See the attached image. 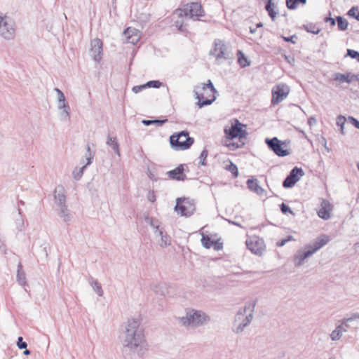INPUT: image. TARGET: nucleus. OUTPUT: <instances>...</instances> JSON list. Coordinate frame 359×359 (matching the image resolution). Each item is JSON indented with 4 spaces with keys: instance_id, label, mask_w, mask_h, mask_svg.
Returning <instances> with one entry per match:
<instances>
[{
    "instance_id": "54",
    "label": "nucleus",
    "mask_w": 359,
    "mask_h": 359,
    "mask_svg": "<svg viewBox=\"0 0 359 359\" xmlns=\"http://www.w3.org/2000/svg\"><path fill=\"white\" fill-rule=\"evenodd\" d=\"M325 22H328V21L330 22V24L332 26L335 25V23H336L335 18L330 17V18H325Z\"/></svg>"
},
{
    "instance_id": "47",
    "label": "nucleus",
    "mask_w": 359,
    "mask_h": 359,
    "mask_svg": "<svg viewBox=\"0 0 359 359\" xmlns=\"http://www.w3.org/2000/svg\"><path fill=\"white\" fill-rule=\"evenodd\" d=\"M17 345H18V347L20 349H24V348H27V343L22 341V337H18V342H17Z\"/></svg>"
},
{
    "instance_id": "43",
    "label": "nucleus",
    "mask_w": 359,
    "mask_h": 359,
    "mask_svg": "<svg viewBox=\"0 0 359 359\" xmlns=\"http://www.w3.org/2000/svg\"><path fill=\"white\" fill-rule=\"evenodd\" d=\"M348 15L359 20V11L357 7H352L348 12Z\"/></svg>"
},
{
    "instance_id": "2",
    "label": "nucleus",
    "mask_w": 359,
    "mask_h": 359,
    "mask_svg": "<svg viewBox=\"0 0 359 359\" xmlns=\"http://www.w3.org/2000/svg\"><path fill=\"white\" fill-rule=\"evenodd\" d=\"M330 241V237L323 234L304 245L303 250H298L294 255L293 262L295 266H301L306 259L312 256Z\"/></svg>"
},
{
    "instance_id": "24",
    "label": "nucleus",
    "mask_w": 359,
    "mask_h": 359,
    "mask_svg": "<svg viewBox=\"0 0 359 359\" xmlns=\"http://www.w3.org/2000/svg\"><path fill=\"white\" fill-rule=\"evenodd\" d=\"M57 107L59 109H62V112L61 113V119L62 120H69L70 118L69 112V106L66 103V99L63 100V102L62 101H57Z\"/></svg>"
},
{
    "instance_id": "8",
    "label": "nucleus",
    "mask_w": 359,
    "mask_h": 359,
    "mask_svg": "<svg viewBox=\"0 0 359 359\" xmlns=\"http://www.w3.org/2000/svg\"><path fill=\"white\" fill-rule=\"evenodd\" d=\"M200 233L202 236L201 243L204 248L209 249L213 247L215 250H219L222 248V243L219 242L221 238L218 233L210 232L205 228H202Z\"/></svg>"
},
{
    "instance_id": "5",
    "label": "nucleus",
    "mask_w": 359,
    "mask_h": 359,
    "mask_svg": "<svg viewBox=\"0 0 359 359\" xmlns=\"http://www.w3.org/2000/svg\"><path fill=\"white\" fill-rule=\"evenodd\" d=\"M217 90L212 82L208 80L206 83H201L194 88V93L198 100V105L200 107L211 104L215 100L213 95Z\"/></svg>"
},
{
    "instance_id": "39",
    "label": "nucleus",
    "mask_w": 359,
    "mask_h": 359,
    "mask_svg": "<svg viewBox=\"0 0 359 359\" xmlns=\"http://www.w3.org/2000/svg\"><path fill=\"white\" fill-rule=\"evenodd\" d=\"M241 143H236V142H230L226 143L225 145L231 151H234L238 148H241L245 143L243 142H240Z\"/></svg>"
},
{
    "instance_id": "48",
    "label": "nucleus",
    "mask_w": 359,
    "mask_h": 359,
    "mask_svg": "<svg viewBox=\"0 0 359 359\" xmlns=\"http://www.w3.org/2000/svg\"><path fill=\"white\" fill-rule=\"evenodd\" d=\"M283 39L286 42H290L293 44L296 43V39H297L296 35H292L290 36H282Z\"/></svg>"
},
{
    "instance_id": "40",
    "label": "nucleus",
    "mask_w": 359,
    "mask_h": 359,
    "mask_svg": "<svg viewBox=\"0 0 359 359\" xmlns=\"http://www.w3.org/2000/svg\"><path fill=\"white\" fill-rule=\"evenodd\" d=\"M140 33L137 34H135L133 36L126 37V42L135 45L140 41Z\"/></svg>"
},
{
    "instance_id": "12",
    "label": "nucleus",
    "mask_w": 359,
    "mask_h": 359,
    "mask_svg": "<svg viewBox=\"0 0 359 359\" xmlns=\"http://www.w3.org/2000/svg\"><path fill=\"white\" fill-rule=\"evenodd\" d=\"M15 34V25L14 21L8 16L1 18L0 23V35L6 40L13 39Z\"/></svg>"
},
{
    "instance_id": "7",
    "label": "nucleus",
    "mask_w": 359,
    "mask_h": 359,
    "mask_svg": "<svg viewBox=\"0 0 359 359\" xmlns=\"http://www.w3.org/2000/svg\"><path fill=\"white\" fill-rule=\"evenodd\" d=\"M176 13L180 18L189 17L194 20H198L200 17L205 15L203 7L198 2L187 4L182 8L177 10Z\"/></svg>"
},
{
    "instance_id": "30",
    "label": "nucleus",
    "mask_w": 359,
    "mask_h": 359,
    "mask_svg": "<svg viewBox=\"0 0 359 359\" xmlns=\"http://www.w3.org/2000/svg\"><path fill=\"white\" fill-rule=\"evenodd\" d=\"M238 62L243 68L248 67L250 65V61L241 50L238 51Z\"/></svg>"
},
{
    "instance_id": "32",
    "label": "nucleus",
    "mask_w": 359,
    "mask_h": 359,
    "mask_svg": "<svg viewBox=\"0 0 359 359\" xmlns=\"http://www.w3.org/2000/svg\"><path fill=\"white\" fill-rule=\"evenodd\" d=\"M168 121L167 118L165 119H154V120H147L144 119L142 120V123L144 126H150L151 124H155L158 126H162L163 123H166Z\"/></svg>"
},
{
    "instance_id": "33",
    "label": "nucleus",
    "mask_w": 359,
    "mask_h": 359,
    "mask_svg": "<svg viewBox=\"0 0 359 359\" xmlns=\"http://www.w3.org/2000/svg\"><path fill=\"white\" fill-rule=\"evenodd\" d=\"M304 29L312 34H318L320 32V29L315 25L312 23H309L304 25Z\"/></svg>"
},
{
    "instance_id": "57",
    "label": "nucleus",
    "mask_w": 359,
    "mask_h": 359,
    "mask_svg": "<svg viewBox=\"0 0 359 359\" xmlns=\"http://www.w3.org/2000/svg\"><path fill=\"white\" fill-rule=\"evenodd\" d=\"M316 120L315 118L313 117H310L308 120V123L310 125V126H312L313 124L316 123Z\"/></svg>"
},
{
    "instance_id": "3",
    "label": "nucleus",
    "mask_w": 359,
    "mask_h": 359,
    "mask_svg": "<svg viewBox=\"0 0 359 359\" xmlns=\"http://www.w3.org/2000/svg\"><path fill=\"white\" fill-rule=\"evenodd\" d=\"M178 323L184 327L196 328L207 325L210 317L201 310L189 309L184 316L177 318Z\"/></svg>"
},
{
    "instance_id": "9",
    "label": "nucleus",
    "mask_w": 359,
    "mask_h": 359,
    "mask_svg": "<svg viewBox=\"0 0 359 359\" xmlns=\"http://www.w3.org/2000/svg\"><path fill=\"white\" fill-rule=\"evenodd\" d=\"M54 200L60 209V215L64 218L65 222L69 220V210L66 205L65 191L62 186H58L54 191Z\"/></svg>"
},
{
    "instance_id": "64",
    "label": "nucleus",
    "mask_w": 359,
    "mask_h": 359,
    "mask_svg": "<svg viewBox=\"0 0 359 359\" xmlns=\"http://www.w3.org/2000/svg\"><path fill=\"white\" fill-rule=\"evenodd\" d=\"M86 150L88 152H89L90 154V148L89 145H87Z\"/></svg>"
},
{
    "instance_id": "58",
    "label": "nucleus",
    "mask_w": 359,
    "mask_h": 359,
    "mask_svg": "<svg viewBox=\"0 0 359 359\" xmlns=\"http://www.w3.org/2000/svg\"><path fill=\"white\" fill-rule=\"evenodd\" d=\"M149 177L151 180H153V181H157V178H156V177H155V175H154L153 173H151V172H149Z\"/></svg>"
},
{
    "instance_id": "62",
    "label": "nucleus",
    "mask_w": 359,
    "mask_h": 359,
    "mask_svg": "<svg viewBox=\"0 0 359 359\" xmlns=\"http://www.w3.org/2000/svg\"><path fill=\"white\" fill-rule=\"evenodd\" d=\"M23 353H24L25 355H29V354H30V351H29V350H28V349H26V348H25V350L24 351Z\"/></svg>"
},
{
    "instance_id": "11",
    "label": "nucleus",
    "mask_w": 359,
    "mask_h": 359,
    "mask_svg": "<svg viewBox=\"0 0 359 359\" xmlns=\"http://www.w3.org/2000/svg\"><path fill=\"white\" fill-rule=\"evenodd\" d=\"M246 126L241 123L238 119H235V123L232 124L229 128L224 129V133L226 139L232 140L238 137L240 141L243 138H245L248 133L244 129Z\"/></svg>"
},
{
    "instance_id": "15",
    "label": "nucleus",
    "mask_w": 359,
    "mask_h": 359,
    "mask_svg": "<svg viewBox=\"0 0 359 359\" xmlns=\"http://www.w3.org/2000/svg\"><path fill=\"white\" fill-rule=\"evenodd\" d=\"M304 171L302 168L298 167H294L289 175L285 177L283 182V187L284 188L292 187L304 175Z\"/></svg>"
},
{
    "instance_id": "19",
    "label": "nucleus",
    "mask_w": 359,
    "mask_h": 359,
    "mask_svg": "<svg viewBox=\"0 0 359 359\" xmlns=\"http://www.w3.org/2000/svg\"><path fill=\"white\" fill-rule=\"evenodd\" d=\"M153 233L156 238H159L158 244L161 248H166L171 244V238L164 231L162 226H153Z\"/></svg>"
},
{
    "instance_id": "42",
    "label": "nucleus",
    "mask_w": 359,
    "mask_h": 359,
    "mask_svg": "<svg viewBox=\"0 0 359 359\" xmlns=\"http://www.w3.org/2000/svg\"><path fill=\"white\" fill-rule=\"evenodd\" d=\"M137 34H140V32L137 29L132 27H128L123 32V34L125 35L126 38Z\"/></svg>"
},
{
    "instance_id": "16",
    "label": "nucleus",
    "mask_w": 359,
    "mask_h": 359,
    "mask_svg": "<svg viewBox=\"0 0 359 359\" xmlns=\"http://www.w3.org/2000/svg\"><path fill=\"white\" fill-rule=\"evenodd\" d=\"M271 104H276L284 100L289 94V88L287 85H277L272 89Z\"/></svg>"
},
{
    "instance_id": "1",
    "label": "nucleus",
    "mask_w": 359,
    "mask_h": 359,
    "mask_svg": "<svg viewBox=\"0 0 359 359\" xmlns=\"http://www.w3.org/2000/svg\"><path fill=\"white\" fill-rule=\"evenodd\" d=\"M121 342L130 352L142 355L147 350L144 330L141 326V319L133 317L128 319L124 325Z\"/></svg>"
},
{
    "instance_id": "36",
    "label": "nucleus",
    "mask_w": 359,
    "mask_h": 359,
    "mask_svg": "<svg viewBox=\"0 0 359 359\" xmlns=\"http://www.w3.org/2000/svg\"><path fill=\"white\" fill-rule=\"evenodd\" d=\"M147 88H159L161 86H163V83L158 80H152L149 81L145 83Z\"/></svg>"
},
{
    "instance_id": "50",
    "label": "nucleus",
    "mask_w": 359,
    "mask_h": 359,
    "mask_svg": "<svg viewBox=\"0 0 359 359\" xmlns=\"http://www.w3.org/2000/svg\"><path fill=\"white\" fill-rule=\"evenodd\" d=\"M147 88L146 84L135 86L133 88L132 90L135 93H138L141 92L142 90Z\"/></svg>"
},
{
    "instance_id": "46",
    "label": "nucleus",
    "mask_w": 359,
    "mask_h": 359,
    "mask_svg": "<svg viewBox=\"0 0 359 359\" xmlns=\"http://www.w3.org/2000/svg\"><path fill=\"white\" fill-rule=\"evenodd\" d=\"M280 210L284 214L292 213V211L291 210L290 208L283 203L280 205Z\"/></svg>"
},
{
    "instance_id": "14",
    "label": "nucleus",
    "mask_w": 359,
    "mask_h": 359,
    "mask_svg": "<svg viewBox=\"0 0 359 359\" xmlns=\"http://www.w3.org/2000/svg\"><path fill=\"white\" fill-rule=\"evenodd\" d=\"M227 46L225 43L220 39H215L214 41V47L211 50V55L216 57L217 60L224 59L227 60L229 57V53L227 50Z\"/></svg>"
},
{
    "instance_id": "27",
    "label": "nucleus",
    "mask_w": 359,
    "mask_h": 359,
    "mask_svg": "<svg viewBox=\"0 0 359 359\" xmlns=\"http://www.w3.org/2000/svg\"><path fill=\"white\" fill-rule=\"evenodd\" d=\"M358 77L356 75L346 73V74H339L338 73V81L346 82L347 83H351L354 80H357Z\"/></svg>"
},
{
    "instance_id": "56",
    "label": "nucleus",
    "mask_w": 359,
    "mask_h": 359,
    "mask_svg": "<svg viewBox=\"0 0 359 359\" xmlns=\"http://www.w3.org/2000/svg\"><path fill=\"white\" fill-rule=\"evenodd\" d=\"M330 337L333 341L337 340V330H334L332 331V334H330Z\"/></svg>"
},
{
    "instance_id": "37",
    "label": "nucleus",
    "mask_w": 359,
    "mask_h": 359,
    "mask_svg": "<svg viewBox=\"0 0 359 359\" xmlns=\"http://www.w3.org/2000/svg\"><path fill=\"white\" fill-rule=\"evenodd\" d=\"M86 168V165H83L81 168H80L79 170L75 169L73 171V175L75 180H79L81 178L84 170Z\"/></svg>"
},
{
    "instance_id": "4",
    "label": "nucleus",
    "mask_w": 359,
    "mask_h": 359,
    "mask_svg": "<svg viewBox=\"0 0 359 359\" xmlns=\"http://www.w3.org/2000/svg\"><path fill=\"white\" fill-rule=\"evenodd\" d=\"M255 306V301H250L245 304L243 308L238 311L233 330L236 334L243 332L244 329L251 323L253 320Z\"/></svg>"
},
{
    "instance_id": "63",
    "label": "nucleus",
    "mask_w": 359,
    "mask_h": 359,
    "mask_svg": "<svg viewBox=\"0 0 359 359\" xmlns=\"http://www.w3.org/2000/svg\"><path fill=\"white\" fill-rule=\"evenodd\" d=\"M263 27V23L262 22H259L256 25V28H260V27Z\"/></svg>"
},
{
    "instance_id": "35",
    "label": "nucleus",
    "mask_w": 359,
    "mask_h": 359,
    "mask_svg": "<svg viewBox=\"0 0 359 359\" xmlns=\"http://www.w3.org/2000/svg\"><path fill=\"white\" fill-rule=\"evenodd\" d=\"M348 21L341 16H338V29L346 30L348 27Z\"/></svg>"
},
{
    "instance_id": "38",
    "label": "nucleus",
    "mask_w": 359,
    "mask_h": 359,
    "mask_svg": "<svg viewBox=\"0 0 359 359\" xmlns=\"http://www.w3.org/2000/svg\"><path fill=\"white\" fill-rule=\"evenodd\" d=\"M350 57L352 59H355L359 62V52L352 49H347V53L345 57Z\"/></svg>"
},
{
    "instance_id": "13",
    "label": "nucleus",
    "mask_w": 359,
    "mask_h": 359,
    "mask_svg": "<svg viewBox=\"0 0 359 359\" xmlns=\"http://www.w3.org/2000/svg\"><path fill=\"white\" fill-rule=\"evenodd\" d=\"M265 143L268 147L279 157H285L290 154L289 151L283 147L284 143L276 137L266 138Z\"/></svg>"
},
{
    "instance_id": "61",
    "label": "nucleus",
    "mask_w": 359,
    "mask_h": 359,
    "mask_svg": "<svg viewBox=\"0 0 359 359\" xmlns=\"http://www.w3.org/2000/svg\"><path fill=\"white\" fill-rule=\"evenodd\" d=\"M249 29H250V33L254 34V33L256 32L257 28L256 27H250Z\"/></svg>"
},
{
    "instance_id": "18",
    "label": "nucleus",
    "mask_w": 359,
    "mask_h": 359,
    "mask_svg": "<svg viewBox=\"0 0 359 359\" xmlns=\"http://www.w3.org/2000/svg\"><path fill=\"white\" fill-rule=\"evenodd\" d=\"M103 43L102 41L98 39H94L90 41V55L93 60L99 62L102 57Z\"/></svg>"
},
{
    "instance_id": "29",
    "label": "nucleus",
    "mask_w": 359,
    "mask_h": 359,
    "mask_svg": "<svg viewBox=\"0 0 359 359\" xmlns=\"http://www.w3.org/2000/svg\"><path fill=\"white\" fill-rule=\"evenodd\" d=\"M276 8V6L272 2V1H266L265 9L272 20H275L277 15V12L275 11Z\"/></svg>"
},
{
    "instance_id": "59",
    "label": "nucleus",
    "mask_w": 359,
    "mask_h": 359,
    "mask_svg": "<svg viewBox=\"0 0 359 359\" xmlns=\"http://www.w3.org/2000/svg\"><path fill=\"white\" fill-rule=\"evenodd\" d=\"M0 250L3 253H6V247L3 243H0Z\"/></svg>"
},
{
    "instance_id": "60",
    "label": "nucleus",
    "mask_w": 359,
    "mask_h": 359,
    "mask_svg": "<svg viewBox=\"0 0 359 359\" xmlns=\"http://www.w3.org/2000/svg\"><path fill=\"white\" fill-rule=\"evenodd\" d=\"M286 242L291 241H296L295 238H294L292 236H288L287 238H285Z\"/></svg>"
},
{
    "instance_id": "6",
    "label": "nucleus",
    "mask_w": 359,
    "mask_h": 359,
    "mask_svg": "<svg viewBox=\"0 0 359 359\" xmlns=\"http://www.w3.org/2000/svg\"><path fill=\"white\" fill-rule=\"evenodd\" d=\"M193 137H189L186 130L173 134L170 137L171 147L175 150H185L189 149L194 143Z\"/></svg>"
},
{
    "instance_id": "10",
    "label": "nucleus",
    "mask_w": 359,
    "mask_h": 359,
    "mask_svg": "<svg viewBox=\"0 0 359 359\" xmlns=\"http://www.w3.org/2000/svg\"><path fill=\"white\" fill-rule=\"evenodd\" d=\"M175 210L180 216L189 217L196 210V204L193 200L187 198H178L176 201Z\"/></svg>"
},
{
    "instance_id": "28",
    "label": "nucleus",
    "mask_w": 359,
    "mask_h": 359,
    "mask_svg": "<svg viewBox=\"0 0 359 359\" xmlns=\"http://www.w3.org/2000/svg\"><path fill=\"white\" fill-rule=\"evenodd\" d=\"M107 144L111 147L114 152L120 156L119 144L116 140V137H112L111 136L107 137Z\"/></svg>"
},
{
    "instance_id": "51",
    "label": "nucleus",
    "mask_w": 359,
    "mask_h": 359,
    "mask_svg": "<svg viewBox=\"0 0 359 359\" xmlns=\"http://www.w3.org/2000/svg\"><path fill=\"white\" fill-rule=\"evenodd\" d=\"M147 198L150 202L154 203L156 201V196L154 191H149L147 196Z\"/></svg>"
},
{
    "instance_id": "26",
    "label": "nucleus",
    "mask_w": 359,
    "mask_h": 359,
    "mask_svg": "<svg viewBox=\"0 0 359 359\" xmlns=\"http://www.w3.org/2000/svg\"><path fill=\"white\" fill-rule=\"evenodd\" d=\"M88 283L92 287L94 292L99 296L102 297L104 294V292L102 290L101 285L99 283V282L94 279L93 278H90L88 280Z\"/></svg>"
},
{
    "instance_id": "55",
    "label": "nucleus",
    "mask_w": 359,
    "mask_h": 359,
    "mask_svg": "<svg viewBox=\"0 0 359 359\" xmlns=\"http://www.w3.org/2000/svg\"><path fill=\"white\" fill-rule=\"evenodd\" d=\"M286 243H287L286 239L284 238V239L280 240V241H278L276 243V245L278 247H283V245H285Z\"/></svg>"
},
{
    "instance_id": "17",
    "label": "nucleus",
    "mask_w": 359,
    "mask_h": 359,
    "mask_svg": "<svg viewBox=\"0 0 359 359\" xmlns=\"http://www.w3.org/2000/svg\"><path fill=\"white\" fill-rule=\"evenodd\" d=\"M246 246L252 253L262 255L264 250V241L259 237L252 236L248 238L246 241Z\"/></svg>"
},
{
    "instance_id": "44",
    "label": "nucleus",
    "mask_w": 359,
    "mask_h": 359,
    "mask_svg": "<svg viewBox=\"0 0 359 359\" xmlns=\"http://www.w3.org/2000/svg\"><path fill=\"white\" fill-rule=\"evenodd\" d=\"M318 215L323 219H327L330 217V212L325 208H322L318 211Z\"/></svg>"
},
{
    "instance_id": "22",
    "label": "nucleus",
    "mask_w": 359,
    "mask_h": 359,
    "mask_svg": "<svg viewBox=\"0 0 359 359\" xmlns=\"http://www.w3.org/2000/svg\"><path fill=\"white\" fill-rule=\"evenodd\" d=\"M338 126H340V132L344 135L353 131V128L350 126L347 119L341 115L338 116Z\"/></svg>"
},
{
    "instance_id": "41",
    "label": "nucleus",
    "mask_w": 359,
    "mask_h": 359,
    "mask_svg": "<svg viewBox=\"0 0 359 359\" xmlns=\"http://www.w3.org/2000/svg\"><path fill=\"white\" fill-rule=\"evenodd\" d=\"M208 150L206 149H204L200 156H199V163L202 165H206V162H205V160H206V158L208 156Z\"/></svg>"
},
{
    "instance_id": "20",
    "label": "nucleus",
    "mask_w": 359,
    "mask_h": 359,
    "mask_svg": "<svg viewBox=\"0 0 359 359\" xmlns=\"http://www.w3.org/2000/svg\"><path fill=\"white\" fill-rule=\"evenodd\" d=\"M356 319H359V313L352 314L351 317L345 318L344 321L338 325V339H339L341 337L342 332L346 331L347 327H355L356 326V325L354 323V321Z\"/></svg>"
},
{
    "instance_id": "21",
    "label": "nucleus",
    "mask_w": 359,
    "mask_h": 359,
    "mask_svg": "<svg viewBox=\"0 0 359 359\" xmlns=\"http://www.w3.org/2000/svg\"><path fill=\"white\" fill-rule=\"evenodd\" d=\"M168 175L170 179L177 181H184L187 179V176L184 173V168L182 165H180L175 169L168 171Z\"/></svg>"
},
{
    "instance_id": "31",
    "label": "nucleus",
    "mask_w": 359,
    "mask_h": 359,
    "mask_svg": "<svg viewBox=\"0 0 359 359\" xmlns=\"http://www.w3.org/2000/svg\"><path fill=\"white\" fill-rule=\"evenodd\" d=\"M306 3V0H286V6L290 10L297 8L299 4H305Z\"/></svg>"
},
{
    "instance_id": "23",
    "label": "nucleus",
    "mask_w": 359,
    "mask_h": 359,
    "mask_svg": "<svg viewBox=\"0 0 359 359\" xmlns=\"http://www.w3.org/2000/svg\"><path fill=\"white\" fill-rule=\"evenodd\" d=\"M247 186L250 190L259 196H262L265 191L264 189L259 186L257 179H248L247 180Z\"/></svg>"
},
{
    "instance_id": "45",
    "label": "nucleus",
    "mask_w": 359,
    "mask_h": 359,
    "mask_svg": "<svg viewBox=\"0 0 359 359\" xmlns=\"http://www.w3.org/2000/svg\"><path fill=\"white\" fill-rule=\"evenodd\" d=\"M347 121L351 127L353 126L356 128L359 129V121H358L356 118H353V116H348Z\"/></svg>"
},
{
    "instance_id": "34",
    "label": "nucleus",
    "mask_w": 359,
    "mask_h": 359,
    "mask_svg": "<svg viewBox=\"0 0 359 359\" xmlns=\"http://www.w3.org/2000/svg\"><path fill=\"white\" fill-rule=\"evenodd\" d=\"M226 169L229 171L234 177H237L238 175V168L236 164L230 161L229 165H226Z\"/></svg>"
},
{
    "instance_id": "25",
    "label": "nucleus",
    "mask_w": 359,
    "mask_h": 359,
    "mask_svg": "<svg viewBox=\"0 0 359 359\" xmlns=\"http://www.w3.org/2000/svg\"><path fill=\"white\" fill-rule=\"evenodd\" d=\"M16 278H17L18 283L20 285L25 286L27 285V280H26V275H25V271L22 269V266L20 263H19L18 265Z\"/></svg>"
},
{
    "instance_id": "49",
    "label": "nucleus",
    "mask_w": 359,
    "mask_h": 359,
    "mask_svg": "<svg viewBox=\"0 0 359 359\" xmlns=\"http://www.w3.org/2000/svg\"><path fill=\"white\" fill-rule=\"evenodd\" d=\"M54 90L57 94V101H62L63 102V100L65 99V96L62 91L57 88H55Z\"/></svg>"
},
{
    "instance_id": "53",
    "label": "nucleus",
    "mask_w": 359,
    "mask_h": 359,
    "mask_svg": "<svg viewBox=\"0 0 359 359\" xmlns=\"http://www.w3.org/2000/svg\"><path fill=\"white\" fill-rule=\"evenodd\" d=\"M93 159V155L91 154H89V156L86 157V163L84 165H86V167L91 164L92 160Z\"/></svg>"
},
{
    "instance_id": "52",
    "label": "nucleus",
    "mask_w": 359,
    "mask_h": 359,
    "mask_svg": "<svg viewBox=\"0 0 359 359\" xmlns=\"http://www.w3.org/2000/svg\"><path fill=\"white\" fill-rule=\"evenodd\" d=\"M176 27H177L178 29L181 32H185L187 30V29L184 27L183 23L179 21H176Z\"/></svg>"
}]
</instances>
